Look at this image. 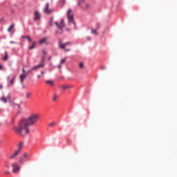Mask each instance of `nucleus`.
<instances>
[{
	"label": "nucleus",
	"mask_w": 177,
	"mask_h": 177,
	"mask_svg": "<svg viewBox=\"0 0 177 177\" xmlns=\"http://www.w3.org/2000/svg\"><path fill=\"white\" fill-rule=\"evenodd\" d=\"M6 98L7 100H10V95H8Z\"/></svg>",
	"instance_id": "32"
},
{
	"label": "nucleus",
	"mask_w": 177,
	"mask_h": 177,
	"mask_svg": "<svg viewBox=\"0 0 177 177\" xmlns=\"http://www.w3.org/2000/svg\"><path fill=\"white\" fill-rule=\"evenodd\" d=\"M15 106H17L18 107V109H19L20 110H21V106H20L19 104H14Z\"/></svg>",
	"instance_id": "29"
},
{
	"label": "nucleus",
	"mask_w": 177,
	"mask_h": 177,
	"mask_svg": "<svg viewBox=\"0 0 177 177\" xmlns=\"http://www.w3.org/2000/svg\"><path fill=\"white\" fill-rule=\"evenodd\" d=\"M58 44H59L60 49H64V50L66 49V44H62V40H59Z\"/></svg>",
	"instance_id": "13"
},
{
	"label": "nucleus",
	"mask_w": 177,
	"mask_h": 177,
	"mask_svg": "<svg viewBox=\"0 0 177 177\" xmlns=\"http://www.w3.org/2000/svg\"><path fill=\"white\" fill-rule=\"evenodd\" d=\"M64 50H66V52H70V49H65Z\"/></svg>",
	"instance_id": "41"
},
{
	"label": "nucleus",
	"mask_w": 177,
	"mask_h": 177,
	"mask_svg": "<svg viewBox=\"0 0 177 177\" xmlns=\"http://www.w3.org/2000/svg\"><path fill=\"white\" fill-rule=\"evenodd\" d=\"M24 146V143L23 142H19V145H18V149L17 150H19V151L21 150V147H23Z\"/></svg>",
	"instance_id": "17"
},
{
	"label": "nucleus",
	"mask_w": 177,
	"mask_h": 177,
	"mask_svg": "<svg viewBox=\"0 0 177 177\" xmlns=\"http://www.w3.org/2000/svg\"><path fill=\"white\" fill-rule=\"evenodd\" d=\"M57 67H58V68H62V65L59 64V65L57 66Z\"/></svg>",
	"instance_id": "40"
},
{
	"label": "nucleus",
	"mask_w": 177,
	"mask_h": 177,
	"mask_svg": "<svg viewBox=\"0 0 177 177\" xmlns=\"http://www.w3.org/2000/svg\"><path fill=\"white\" fill-rule=\"evenodd\" d=\"M101 68H102V70H105L106 66H102Z\"/></svg>",
	"instance_id": "38"
},
{
	"label": "nucleus",
	"mask_w": 177,
	"mask_h": 177,
	"mask_svg": "<svg viewBox=\"0 0 177 177\" xmlns=\"http://www.w3.org/2000/svg\"><path fill=\"white\" fill-rule=\"evenodd\" d=\"M87 39H88V41H91V37H87Z\"/></svg>",
	"instance_id": "42"
},
{
	"label": "nucleus",
	"mask_w": 177,
	"mask_h": 177,
	"mask_svg": "<svg viewBox=\"0 0 177 177\" xmlns=\"http://www.w3.org/2000/svg\"><path fill=\"white\" fill-rule=\"evenodd\" d=\"M39 120V115L32 114L29 117L21 120L17 127H15V131L22 136L26 138L30 133V127L35 125Z\"/></svg>",
	"instance_id": "1"
},
{
	"label": "nucleus",
	"mask_w": 177,
	"mask_h": 177,
	"mask_svg": "<svg viewBox=\"0 0 177 177\" xmlns=\"http://www.w3.org/2000/svg\"><path fill=\"white\" fill-rule=\"evenodd\" d=\"M44 13L49 14L50 13V10H49V3L46 4V8L44 9Z\"/></svg>",
	"instance_id": "9"
},
{
	"label": "nucleus",
	"mask_w": 177,
	"mask_h": 177,
	"mask_svg": "<svg viewBox=\"0 0 177 177\" xmlns=\"http://www.w3.org/2000/svg\"><path fill=\"white\" fill-rule=\"evenodd\" d=\"M57 99V95H54V97H53V102H55V100Z\"/></svg>",
	"instance_id": "25"
},
{
	"label": "nucleus",
	"mask_w": 177,
	"mask_h": 177,
	"mask_svg": "<svg viewBox=\"0 0 177 177\" xmlns=\"http://www.w3.org/2000/svg\"><path fill=\"white\" fill-rule=\"evenodd\" d=\"M35 44H36L35 41H32V46L28 47V50H32V49H34L35 48Z\"/></svg>",
	"instance_id": "16"
},
{
	"label": "nucleus",
	"mask_w": 177,
	"mask_h": 177,
	"mask_svg": "<svg viewBox=\"0 0 177 177\" xmlns=\"http://www.w3.org/2000/svg\"><path fill=\"white\" fill-rule=\"evenodd\" d=\"M4 57L3 58V60H6L8 59V53L7 52H5L4 53Z\"/></svg>",
	"instance_id": "23"
},
{
	"label": "nucleus",
	"mask_w": 177,
	"mask_h": 177,
	"mask_svg": "<svg viewBox=\"0 0 177 177\" xmlns=\"http://www.w3.org/2000/svg\"><path fill=\"white\" fill-rule=\"evenodd\" d=\"M65 45H66V46H67V45H70V41L65 43Z\"/></svg>",
	"instance_id": "36"
},
{
	"label": "nucleus",
	"mask_w": 177,
	"mask_h": 177,
	"mask_svg": "<svg viewBox=\"0 0 177 177\" xmlns=\"http://www.w3.org/2000/svg\"><path fill=\"white\" fill-rule=\"evenodd\" d=\"M8 80H9V77H8Z\"/></svg>",
	"instance_id": "53"
},
{
	"label": "nucleus",
	"mask_w": 177,
	"mask_h": 177,
	"mask_svg": "<svg viewBox=\"0 0 177 177\" xmlns=\"http://www.w3.org/2000/svg\"><path fill=\"white\" fill-rule=\"evenodd\" d=\"M26 99H30V97H31V93L27 92L26 94Z\"/></svg>",
	"instance_id": "20"
},
{
	"label": "nucleus",
	"mask_w": 177,
	"mask_h": 177,
	"mask_svg": "<svg viewBox=\"0 0 177 177\" xmlns=\"http://www.w3.org/2000/svg\"><path fill=\"white\" fill-rule=\"evenodd\" d=\"M44 55H46V51L45 50H43Z\"/></svg>",
	"instance_id": "37"
},
{
	"label": "nucleus",
	"mask_w": 177,
	"mask_h": 177,
	"mask_svg": "<svg viewBox=\"0 0 177 177\" xmlns=\"http://www.w3.org/2000/svg\"><path fill=\"white\" fill-rule=\"evenodd\" d=\"M23 88H24V85L23 84Z\"/></svg>",
	"instance_id": "52"
},
{
	"label": "nucleus",
	"mask_w": 177,
	"mask_h": 177,
	"mask_svg": "<svg viewBox=\"0 0 177 177\" xmlns=\"http://www.w3.org/2000/svg\"><path fill=\"white\" fill-rule=\"evenodd\" d=\"M65 62H66V58H64V59H61L60 63H61V64H63V63H64Z\"/></svg>",
	"instance_id": "28"
},
{
	"label": "nucleus",
	"mask_w": 177,
	"mask_h": 177,
	"mask_svg": "<svg viewBox=\"0 0 177 177\" xmlns=\"http://www.w3.org/2000/svg\"><path fill=\"white\" fill-rule=\"evenodd\" d=\"M3 174H4L5 175H9V171H5L3 172Z\"/></svg>",
	"instance_id": "34"
},
{
	"label": "nucleus",
	"mask_w": 177,
	"mask_h": 177,
	"mask_svg": "<svg viewBox=\"0 0 177 177\" xmlns=\"http://www.w3.org/2000/svg\"><path fill=\"white\" fill-rule=\"evenodd\" d=\"M47 39H48L47 37H44L43 39L39 40V44H40V45H42V44L46 42Z\"/></svg>",
	"instance_id": "15"
},
{
	"label": "nucleus",
	"mask_w": 177,
	"mask_h": 177,
	"mask_svg": "<svg viewBox=\"0 0 177 177\" xmlns=\"http://www.w3.org/2000/svg\"><path fill=\"white\" fill-rule=\"evenodd\" d=\"M19 45H20L21 46V43H19Z\"/></svg>",
	"instance_id": "50"
},
{
	"label": "nucleus",
	"mask_w": 177,
	"mask_h": 177,
	"mask_svg": "<svg viewBox=\"0 0 177 177\" xmlns=\"http://www.w3.org/2000/svg\"><path fill=\"white\" fill-rule=\"evenodd\" d=\"M21 71H22L23 74H26V73H27V72H26V70H24V68H22Z\"/></svg>",
	"instance_id": "31"
},
{
	"label": "nucleus",
	"mask_w": 177,
	"mask_h": 177,
	"mask_svg": "<svg viewBox=\"0 0 177 177\" xmlns=\"http://www.w3.org/2000/svg\"><path fill=\"white\" fill-rule=\"evenodd\" d=\"M45 60V56H43L42 59H41V62L42 63H44V61Z\"/></svg>",
	"instance_id": "35"
},
{
	"label": "nucleus",
	"mask_w": 177,
	"mask_h": 177,
	"mask_svg": "<svg viewBox=\"0 0 177 177\" xmlns=\"http://www.w3.org/2000/svg\"><path fill=\"white\" fill-rule=\"evenodd\" d=\"M26 36H21V38H26Z\"/></svg>",
	"instance_id": "46"
},
{
	"label": "nucleus",
	"mask_w": 177,
	"mask_h": 177,
	"mask_svg": "<svg viewBox=\"0 0 177 177\" xmlns=\"http://www.w3.org/2000/svg\"><path fill=\"white\" fill-rule=\"evenodd\" d=\"M0 70H2V65H0Z\"/></svg>",
	"instance_id": "44"
},
{
	"label": "nucleus",
	"mask_w": 177,
	"mask_h": 177,
	"mask_svg": "<svg viewBox=\"0 0 177 177\" xmlns=\"http://www.w3.org/2000/svg\"><path fill=\"white\" fill-rule=\"evenodd\" d=\"M42 67H44V63L41 62V64L36 65L35 66H33L32 68V70H33V71H37V70H38V68H41Z\"/></svg>",
	"instance_id": "8"
},
{
	"label": "nucleus",
	"mask_w": 177,
	"mask_h": 177,
	"mask_svg": "<svg viewBox=\"0 0 177 177\" xmlns=\"http://www.w3.org/2000/svg\"><path fill=\"white\" fill-rule=\"evenodd\" d=\"M7 168H9V165H7Z\"/></svg>",
	"instance_id": "51"
},
{
	"label": "nucleus",
	"mask_w": 177,
	"mask_h": 177,
	"mask_svg": "<svg viewBox=\"0 0 177 177\" xmlns=\"http://www.w3.org/2000/svg\"><path fill=\"white\" fill-rule=\"evenodd\" d=\"M26 39H28V42H31V38L28 36H26Z\"/></svg>",
	"instance_id": "27"
},
{
	"label": "nucleus",
	"mask_w": 177,
	"mask_h": 177,
	"mask_svg": "<svg viewBox=\"0 0 177 177\" xmlns=\"http://www.w3.org/2000/svg\"><path fill=\"white\" fill-rule=\"evenodd\" d=\"M28 76V75H27L26 73H22L19 75L20 82L22 85L24 83V79L27 78Z\"/></svg>",
	"instance_id": "6"
},
{
	"label": "nucleus",
	"mask_w": 177,
	"mask_h": 177,
	"mask_svg": "<svg viewBox=\"0 0 177 177\" xmlns=\"http://www.w3.org/2000/svg\"><path fill=\"white\" fill-rule=\"evenodd\" d=\"M40 17H41V15H39V12H38V11H35V18L33 19V20H39Z\"/></svg>",
	"instance_id": "11"
},
{
	"label": "nucleus",
	"mask_w": 177,
	"mask_h": 177,
	"mask_svg": "<svg viewBox=\"0 0 177 177\" xmlns=\"http://www.w3.org/2000/svg\"><path fill=\"white\" fill-rule=\"evenodd\" d=\"M0 89H2V84L0 85Z\"/></svg>",
	"instance_id": "45"
},
{
	"label": "nucleus",
	"mask_w": 177,
	"mask_h": 177,
	"mask_svg": "<svg viewBox=\"0 0 177 177\" xmlns=\"http://www.w3.org/2000/svg\"><path fill=\"white\" fill-rule=\"evenodd\" d=\"M41 74L44 75V71H41Z\"/></svg>",
	"instance_id": "48"
},
{
	"label": "nucleus",
	"mask_w": 177,
	"mask_h": 177,
	"mask_svg": "<svg viewBox=\"0 0 177 177\" xmlns=\"http://www.w3.org/2000/svg\"><path fill=\"white\" fill-rule=\"evenodd\" d=\"M20 153V149H17L12 154L9 156L10 160H13Z\"/></svg>",
	"instance_id": "7"
},
{
	"label": "nucleus",
	"mask_w": 177,
	"mask_h": 177,
	"mask_svg": "<svg viewBox=\"0 0 177 177\" xmlns=\"http://www.w3.org/2000/svg\"><path fill=\"white\" fill-rule=\"evenodd\" d=\"M28 157V154L27 153H24L19 159V162H21V164H23V162H24V161L23 160H24V158H27Z\"/></svg>",
	"instance_id": "10"
},
{
	"label": "nucleus",
	"mask_w": 177,
	"mask_h": 177,
	"mask_svg": "<svg viewBox=\"0 0 177 177\" xmlns=\"http://www.w3.org/2000/svg\"><path fill=\"white\" fill-rule=\"evenodd\" d=\"M59 1H61L63 5L66 3V0H59Z\"/></svg>",
	"instance_id": "33"
},
{
	"label": "nucleus",
	"mask_w": 177,
	"mask_h": 177,
	"mask_svg": "<svg viewBox=\"0 0 177 177\" xmlns=\"http://www.w3.org/2000/svg\"><path fill=\"white\" fill-rule=\"evenodd\" d=\"M1 143H2V141H1V140H0V145H1Z\"/></svg>",
	"instance_id": "49"
},
{
	"label": "nucleus",
	"mask_w": 177,
	"mask_h": 177,
	"mask_svg": "<svg viewBox=\"0 0 177 177\" xmlns=\"http://www.w3.org/2000/svg\"><path fill=\"white\" fill-rule=\"evenodd\" d=\"M70 13H71V9H68L67 11V17H68V23L71 24L73 23V24H75V22H74V17L73 16V15H70Z\"/></svg>",
	"instance_id": "3"
},
{
	"label": "nucleus",
	"mask_w": 177,
	"mask_h": 177,
	"mask_svg": "<svg viewBox=\"0 0 177 177\" xmlns=\"http://www.w3.org/2000/svg\"><path fill=\"white\" fill-rule=\"evenodd\" d=\"M51 59H52V57H50L48 58V60H50Z\"/></svg>",
	"instance_id": "47"
},
{
	"label": "nucleus",
	"mask_w": 177,
	"mask_h": 177,
	"mask_svg": "<svg viewBox=\"0 0 177 177\" xmlns=\"http://www.w3.org/2000/svg\"><path fill=\"white\" fill-rule=\"evenodd\" d=\"M13 27H15V24H12L11 26H9V28H8L7 31L8 32H10L12 28H13Z\"/></svg>",
	"instance_id": "19"
},
{
	"label": "nucleus",
	"mask_w": 177,
	"mask_h": 177,
	"mask_svg": "<svg viewBox=\"0 0 177 177\" xmlns=\"http://www.w3.org/2000/svg\"><path fill=\"white\" fill-rule=\"evenodd\" d=\"M52 21H53V18L50 19V26H52L53 24H55L58 30H59L55 31L56 34H63V28H64V20L62 19L59 24L56 21L53 23Z\"/></svg>",
	"instance_id": "2"
},
{
	"label": "nucleus",
	"mask_w": 177,
	"mask_h": 177,
	"mask_svg": "<svg viewBox=\"0 0 177 177\" xmlns=\"http://www.w3.org/2000/svg\"><path fill=\"white\" fill-rule=\"evenodd\" d=\"M78 6L82 8V9H86L89 8V6L88 4H85V0H80L78 2Z\"/></svg>",
	"instance_id": "4"
},
{
	"label": "nucleus",
	"mask_w": 177,
	"mask_h": 177,
	"mask_svg": "<svg viewBox=\"0 0 177 177\" xmlns=\"http://www.w3.org/2000/svg\"><path fill=\"white\" fill-rule=\"evenodd\" d=\"M32 71H34V70L32 68H30V70H28L27 72H26V74L27 75H28V74H30V73H32Z\"/></svg>",
	"instance_id": "24"
},
{
	"label": "nucleus",
	"mask_w": 177,
	"mask_h": 177,
	"mask_svg": "<svg viewBox=\"0 0 177 177\" xmlns=\"http://www.w3.org/2000/svg\"><path fill=\"white\" fill-rule=\"evenodd\" d=\"M10 44H16V42L13 41H10Z\"/></svg>",
	"instance_id": "39"
},
{
	"label": "nucleus",
	"mask_w": 177,
	"mask_h": 177,
	"mask_svg": "<svg viewBox=\"0 0 177 177\" xmlns=\"http://www.w3.org/2000/svg\"><path fill=\"white\" fill-rule=\"evenodd\" d=\"M12 172L14 174H16V172H19V171H20V167H19V165H17V163H12Z\"/></svg>",
	"instance_id": "5"
},
{
	"label": "nucleus",
	"mask_w": 177,
	"mask_h": 177,
	"mask_svg": "<svg viewBox=\"0 0 177 177\" xmlns=\"http://www.w3.org/2000/svg\"><path fill=\"white\" fill-rule=\"evenodd\" d=\"M55 123L54 122H51V123L49 124V126H50V127H55Z\"/></svg>",
	"instance_id": "30"
},
{
	"label": "nucleus",
	"mask_w": 177,
	"mask_h": 177,
	"mask_svg": "<svg viewBox=\"0 0 177 177\" xmlns=\"http://www.w3.org/2000/svg\"><path fill=\"white\" fill-rule=\"evenodd\" d=\"M79 67H80V68H82L84 67V64L82 62H80Z\"/></svg>",
	"instance_id": "26"
},
{
	"label": "nucleus",
	"mask_w": 177,
	"mask_h": 177,
	"mask_svg": "<svg viewBox=\"0 0 177 177\" xmlns=\"http://www.w3.org/2000/svg\"><path fill=\"white\" fill-rule=\"evenodd\" d=\"M15 84V77H12L10 80V85H13Z\"/></svg>",
	"instance_id": "22"
},
{
	"label": "nucleus",
	"mask_w": 177,
	"mask_h": 177,
	"mask_svg": "<svg viewBox=\"0 0 177 177\" xmlns=\"http://www.w3.org/2000/svg\"><path fill=\"white\" fill-rule=\"evenodd\" d=\"M1 100L3 102V103H8V100L4 96L1 97Z\"/></svg>",
	"instance_id": "18"
},
{
	"label": "nucleus",
	"mask_w": 177,
	"mask_h": 177,
	"mask_svg": "<svg viewBox=\"0 0 177 177\" xmlns=\"http://www.w3.org/2000/svg\"><path fill=\"white\" fill-rule=\"evenodd\" d=\"M37 78H41V76L39 75H37Z\"/></svg>",
	"instance_id": "43"
},
{
	"label": "nucleus",
	"mask_w": 177,
	"mask_h": 177,
	"mask_svg": "<svg viewBox=\"0 0 177 177\" xmlns=\"http://www.w3.org/2000/svg\"><path fill=\"white\" fill-rule=\"evenodd\" d=\"M91 34H93V35H97V32H96V30L93 29L91 30Z\"/></svg>",
	"instance_id": "21"
},
{
	"label": "nucleus",
	"mask_w": 177,
	"mask_h": 177,
	"mask_svg": "<svg viewBox=\"0 0 177 177\" xmlns=\"http://www.w3.org/2000/svg\"><path fill=\"white\" fill-rule=\"evenodd\" d=\"M46 84H47L48 85H50L51 86H55V82H53L52 80H46Z\"/></svg>",
	"instance_id": "14"
},
{
	"label": "nucleus",
	"mask_w": 177,
	"mask_h": 177,
	"mask_svg": "<svg viewBox=\"0 0 177 177\" xmlns=\"http://www.w3.org/2000/svg\"><path fill=\"white\" fill-rule=\"evenodd\" d=\"M61 88H62L64 91H66V89H71V88H73V86L68 85V84L62 85V86H61Z\"/></svg>",
	"instance_id": "12"
}]
</instances>
